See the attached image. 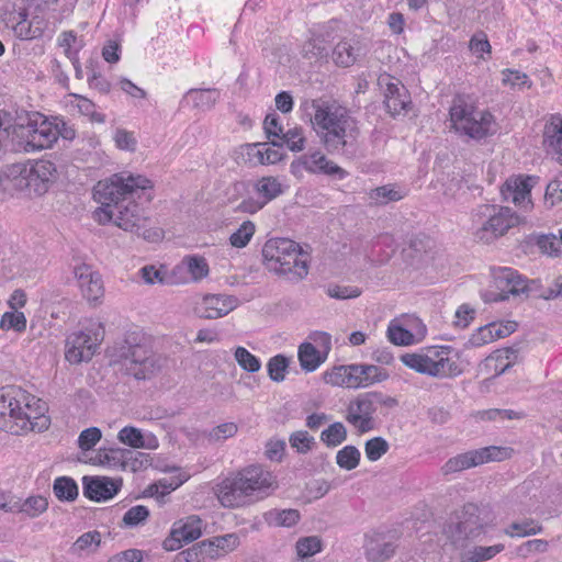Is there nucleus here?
I'll list each match as a JSON object with an SVG mask.
<instances>
[{
	"label": "nucleus",
	"mask_w": 562,
	"mask_h": 562,
	"mask_svg": "<svg viewBox=\"0 0 562 562\" xmlns=\"http://www.w3.org/2000/svg\"><path fill=\"white\" fill-rule=\"evenodd\" d=\"M234 358L238 366L246 372L256 373L261 368L260 359L248 351L245 347H236L234 350Z\"/></svg>",
	"instance_id": "nucleus-48"
},
{
	"label": "nucleus",
	"mask_w": 562,
	"mask_h": 562,
	"mask_svg": "<svg viewBox=\"0 0 562 562\" xmlns=\"http://www.w3.org/2000/svg\"><path fill=\"white\" fill-rule=\"evenodd\" d=\"M302 55L310 60H318L328 55V45L321 37L311 33V37L302 47Z\"/></svg>",
	"instance_id": "nucleus-43"
},
{
	"label": "nucleus",
	"mask_w": 562,
	"mask_h": 562,
	"mask_svg": "<svg viewBox=\"0 0 562 562\" xmlns=\"http://www.w3.org/2000/svg\"><path fill=\"white\" fill-rule=\"evenodd\" d=\"M362 54V47L358 40L345 38L340 41L333 50V60L337 66L350 67Z\"/></svg>",
	"instance_id": "nucleus-29"
},
{
	"label": "nucleus",
	"mask_w": 562,
	"mask_h": 562,
	"mask_svg": "<svg viewBox=\"0 0 562 562\" xmlns=\"http://www.w3.org/2000/svg\"><path fill=\"white\" fill-rule=\"evenodd\" d=\"M296 554L304 560L322 550V540L316 536L300 538L295 544Z\"/></svg>",
	"instance_id": "nucleus-51"
},
{
	"label": "nucleus",
	"mask_w": 562,
	"mask_h": 562,
	"mask_svg": "<svg viewBox=\"0 0 562 562\" xmlns=\"http://www.w3.org/2000/svg\"><path fill=\"white\" fill-rule=\"evenodd\" d=\"M193 106L203 111L212 109L220 99L217 89H190L187 94Z\"/></svg>",
	"instance_id": "nucleus-39"
},
{
	"label": "nucleus",
	"mask_w": 562,
	"mask_h": 562,
	"mask_svg": "<svg viewBox=\"0 0 562 562\" xmlns=\"http://www.w3.org/2000/svg\"><path fill=\"white\" fill-rule=\"evenodd\" d=\"M255 234V224L251 221H245L239 228L234 232L229 241L236 248L245 247Z\"/></svg>",
	"instance_id": "nucleus-55"
},
{
	"label": "nucleus",
	"mask_w": 562,
	"mask_h": 562,
	"mask_svg": "<svg viewBox=\"0 0 562 562\" xmlns=\"http://www.w3.org/2000/svg\"><path fill=\"white\" fill-rule=\"evenodd\" d=\"M117 438L122 443L132 448H143L145 446L142 431L133 426L123 427L119 431Z\"/></svg>",
	"instance_id": "nucleus-60"
},
{
	"label": "nucleus",
	"mask_w": 562,
	"mask_h": 562,
	"mask_svg": "<svg viewBox=\"0 0 562 562\" xmlns=\"http://www.w3.org/2000/svg\"><path fill=\"white\" fill-rule=\"evenodd\" d=\"M508 457V448L487 446L449 458L441 467V473L443 475H449L487 462L503 461Z\"/></svg>",
	"instance_id": "nucleus-11"
},
{
	"label": "nucleus",
	"mask_w": 562,
	"mask_h": 562,
	"mask_svg": "<svg viewBox=\"0 0 562 562\" xmlns=\"http://www.w3.org/2000/svg\"><path fill=\"white\" fill-rule=\"evenodd\" d=\"M366 557L371 562H384L392 558L397 549L394 537L385 533H374L367 539Z\"/></svg>",
	"instance_id": "nucleus-26"
},
{
	"label": "nucleus",
	"mask_w": 562,
	"mask_h": 562,
	"mask_svg": "<svg viewBox=\"0 0 562 562\" xmlns=\"http://www.w3.org/2000/svg\"><path fill=\"white\" fill-rule=\"evenodd\" d=\"M240 304V300L228 294H204L196 297L193 313L199 318L216 319L226 316Z\"/></svg>",
	"instance_id": "nucleus-17"
},
{
	"label": "nucleus",
	"mask_w": 562,
	"mask_h": 562,
	"mask_svg": "<svg viewBox=\"0 0 562 562\" xmlns=\"http://www.w3.org/2000/svg\"><path fill=\"white\" fill-rule=\"evenodd\" d=\"M115 146L121 150L135 151L137 146V139L133 132L125 128H116L113 135Z\"/></svg>",
	"instance_id": "nucleus-62"
},
{
	"label": "nucleus",
	"mask_w": 562,
	"mask_h": 562,
	"mask_svg": "<svg viewBox=\"0 0 562 562\" xmlns=\"http://www.w3.org/2000/svg\"><path fill=\"white\" fill-rule=\"evenodd\" d=\"M347 439V429L340 422H335L324 429L321 434V440L327 447H337Z\"/></svg>",
	"instance_id": "nucleus-49"
},
{
	"label": "nucleus",
	"mask_w": 562,
	"mask_h": 562,
	"mask_svg": "<svg viewBox=\"0 0 562 562\" xmlns=\"http://www.w3.org/2000/svg\"><path fill=\"white\" fill-rule=\"evenodd\" d=\"M26 317L23 312L12 310L2 314L0 319V329L3 331L14 330L23 333L26 329Z\"/></svg>",
	"instance_id": "nucleus-46"
},
{
	"label": "nucleus",
	"mask_w": 562,
	"mask_h": 562,
	"mask_svg": "<svg viewBox=\"0 0 562 562\" xmlns=\"http://www.w3.org/2000/svg\"><path fill=\"white\" fill-rule=\"evenodd\" d=\"M278 488L276 476L260 465H249L214 487L220 504L239 508L265 499Z\"/></svg>",
	"instance_id": "nucleus-3"
},
{
	"label": "nucleus",
	"mask_w": 562,
	"mask_h": 562,
	"mask_svg": "<svg viewBox=\"0 0 562 562\" xmlns=\"http://www.w3.org/2000/svg\"><path fill=\"white\" fill-rule=\"evenodd\" d=\"M312 108L314 110L312 124L321 142L351 117L346 108L335 103L313 101Z\"/></svg>",
	"instance_id": "nucleus-13"
},
{
	"label": "nucleus",
	"mask_w": 562,
	"mask_h": 562,
	"mask_svg": "<svg viewBox=\"0 0 562 562\" xmlns=\"http://www.w3.org/2000/svg\"><path fill=\"white\" fill-rule=\"evenodd\" d=\"M504 544H494L490 547L476 546L468 550L463 555L464 562H483L494 558L504 550Z\"/></svg>",
	"instance_id": "nucleus-45"
},
{
	"label": "nucleus",
	"mask_w": 562,
	"mask_h": 562,
	"mask_svg": "<svg viewBox=\"0 0 562 562\" xmlns=\"http://www.w3.org/2000/svg\"><path fill=\"white\" fill-rule=\"evenodd\" d=\"M541 531L542 526L531 518L514 521L505 529V533L509 537H527L538 535Z\"/></svg>",
	"instance_id": "nucleus-42"
},
{
	"label": "nucleus",
	"mask_w": 562,
	"mask_h": 562,
	"mask_svg": "<svg viewBox=\"0 0 562 562\" xmlns=\"http://www.w3.org/2000/svg\"><path fill=\"white\" fill-rule=\"evenodd\" d=\"M261 146L262 144H245L240 146L237 151L239 155L238 158L250 166L261 165L263 159Z\"/></svg>",
	"instance_id": "nucleus-56"
},
{
	"label": "nucleus",
	"mask_w": 562,
	"mask_h": 562,
	"mask_svg": "<svg viewBox=\"0 0 562 562\" xmlns=\"http://www.w3.org/2000/svg\"><path fill=\"white\" fill-rule=\"evenodd\" d=\"M359 136L360 128L357 121L351 116L348 122H345L339 128L330 133L329 136H325L322 144L329 154L341 155L352 159L358 151Z\"/></svg>",
	"instance_id": "nucleus-14"
},
{
	"label": "nucleus",
	"mask_w": 562,
	"mask_h": 562,
	"mask_svg": "<svg viewBox=\"0 0 562 562\" xmlns=\"http://www.w3.org/2000/svg\"><path fill=\"white\" fill-rule=\"evenodd\" d=\"M316 344L324 348L321 352L312 342L305 341L299 346L297 358L302 370L314 372L327 359L331 348V337L325 331H315L310 336Z\"/></svg>",
	"instance_id": "nucleus-18"
},
{
	"label": "nucleus",
	"mask_w": 562,
	"mask_h": 562,
	"mask_svg": "<svg viewBox=\"0 0 562 562\" xmlns=\"http://www.w3.org/2000/svg\"><path fill=\"white\" fill-rule=\"evenodd\" d=\"M522 223L524 218L505 205L482 203L471 211L472 236L484 245L495 243Z\"/></svg>",
	"instance_id": "nucleus-4"
},
{
	"label": "nucleus",
	"mask_w": 562,
	"mask_h": 562,
	"mask_svg": "<svg viewBox=\"0 0 562 562\" xmlns=\"http://www.w3.org/2000/svg\"><path fill=\"white\" fill-rule=\"evenodd\" d=\"M102 438V431L98 427H89L82 430L78 437V447L82 451L91 450Z\"/></svg>",
	"instance_id": "nucleus-64"
},
{
	"label": "nucleus",
	"mask_w": 562,
	"mask_h": 562,
	"mask_svg": "<svg viewBox=\"0 0 562 562\" xmlns=\"http://www.w3.org/2000/svg\"><path fill=\"white\" fill-rule=\"evenodd\" d=\"M304 168L313 173L337 176L339 179L347 177V171L329 160L322 151L315 150L302 157Z\"/></svg>",
	"instance_id": "nucleus-27"
},
{
	"label": "nucleus",
	"mask_w": 562,
	"mask_h": 562,
	"mask_svg": "<svg viewBox=\"0 0 562 562\" xmlns=\"http://www.w3.org/2000/svg\"><path fill=\"white\" fill-rule=\"evenodd\" d=\"M407 191L396 184H384L371 189L368 193L370 205H386L391 202H397L404 199Z\"/></svg>",
	"instance_id": "nucleus-32"
},
{
	"label": "nucleus",
	"mask_w": 562,
	"mask_h": 562,
	"mask_svg": "<svg viewBox=\"0 0 562 562\" xmlns=\"http://www.w3.org/2000/svg\"><path fill=\"white\" fill-rule=\"evenodd\" d=\"M133 452L116 447H101L94 458V464L109 465L113 468L125 467L126 460L131 459Z\"/></svg>",
	"instance_id": "nucleus-34"
},
{
	"label": "nucleus",
	"mask_w": 562,
	"mask_h": 562,
	"mask_svg": "<svg viewBox=\"0 0 562 562\" xmlns=\"http://www.w3.org/2000/svg\"><path fill=\"white\" fill-rule=\"evenodd\" d=\"M48 502L44 496H30L24 501L16 499L9 509L11 513H23L31 518H35L47 510Z\"/></svg>",
	"instance_id": "nucleus-36"
},
{
	"label": "nucleus",
	"mask_w": 562,
	"mask_h": 562,
	"mask_svg": "<svg viewBox=\"0 0 562 562\" xmlns=\"http://www.w3.org/2000/svg\"><path fill=\"white\" fill-rule=\"evenodd\" d=\"M533 291L530 283H515L514 286L509 289H499L498 286H490L488 289L481 290L480 295L484 303H497L503 302L513 297H519L521 294H525L526 297Z\"/></svg>",
	"instance_id": "nucleus-28"
},
{
	"label": "nucleus",
	"mask_w": 562,
	"mask_h": 562,
	"mask_svg": "<svg viewBox=\"0 0 562 562\" xmlns=\"http://www.w3.org/2000/svg\"><path fill=\"white\" fill-rule=\"evenodd\" d=\"M361 453L352 445L345 446L336 454V463L340 469L351 471L360 463Z\"/></svg>",
	"instance_id": "nucleus-44"
},
{
	"label": "nucleus",
	"mask_w": 562,
	"mask_h": 562,
	"mask_svg": "<svg viewBox=\"0 0 562 562\" xmlns=\"http://www.w3.org/2000/svg\"><path fill=\"white\" fill-rule=\"evenodd\" d=\"M186 562H211L218 557L214 539H207L193 544L181 553Z\"/></svg>",
	"instance_id": "nucleus-33"
},
{
	"label": "nucleus",
	"mask_w": 562,
	"mask_h": 562,
	"mask_svg": "<svg viewBox=\"0 0 562 562\" xmlns=\"http://www.w3.org/2000/svg\"><path fill=\"white\" fill-rule=\"evenodd\" d=\"M376 392L359 394L347 407L346 420L359 432L364 434L374 429L376 412Z\"/></svg>",
	"instance_id": "nucleus-15"
},
{
	"label": "nucleus",
	"mask_w": 562,
	"mask_h": 562,
	"mask_svg": "<svg viewBox=\"0 0 562 562\" xmlns=\"http://www.w3.org/2000/svg\"><path fill=\"white\" fill-rule=\"evenodd\" d=\"M450 347H441L440 349L436 347L430 348V352L435 355V367L437 368V373L435 378H454L463 372V368L459 364L457 359H453L448 356Z\"/></svg>",
	"instance_id": "nucleus-30"
},
{
	"label": "nucleus",
	"mask_w": 562,
	"mask_h": 562,
	"mask_svg": "<svg viewBox=\"0 0 562 562\" xmlns=\"http://www.w3.org/2000/svg\"><path fill=\"white\" fill-rule=\"evenodd\" d=\"M387 338L395 346H408L414 340V335L401 325L390 324L387 327Z\"/></svg>",
	"instance_id": "nucleus-59"
},
{
	"label": "nucleus",
	"mask_w": 562,
	"mask_h": 562,
	"mask_svg": "<svg viewBox=\"0 0 562 562\" xmlns=\"http://www.w3.org/2000/svg\"><path fill=\"white\" fill-rule=\"evenodd\" d=\"M151 187V181L139 175H113L99 181L93 193L94 200L101 204L95 211L98 222H113L126 232H138L146 226L147 217L134 196Z\"/></svg>",
	"instance_id": "nucleus-1"
},
{
	"label": "nucleus",
	"mask_w": 562,
	"mask_h": 562,
	"mask_svg": "<svg viewBox=\"0 0 562 562\" xmlns=\"http://www.w3.org/2000/svg\"><path fill=\"white\" fill-rule=\"evenodd\" d=\"M255 190L266 204L283 193L281 182L274 177H262L255 183Z\"/></svg>",
	"instance_id": "nucleus-40"
},
{
	"label": "nucleus",
	"mask_w": 562,
	"mask_h": 562,
	"mask_svg": "<svg viewBox=\"0 0 562 562\" xmlns=\"http://www.w3.org/2000/svg\"><path fill=\"white\" fill-rule=\"evenodd\" d=\"M266 268L278 274L292 273L304 279L308 273V254L289 238H271L262 247Z\"/></svg>",
	"instance_id": "nucleus-6"
},
{
	"label": "nucleus",
	"mask_w": 562,
	"mask_h": 562,
	"mask_svg": "<svg viewBox=\"0 0 562 562\" xmlns=\"http://www.w3.org/2000/svg\"><path fill=\"white\" fill-rule=\"evenodd\" d=\"M536 183V178L531 176L509 177L501 187L503 201L512 202L521 210L528 211L533 206L531 200V189Z\"/></svg>",
	"instance_id": "nucleus-19"
},
{
	"label": "nucleus",
	"mask_w": 562,
	"mask_h": 562,
	"mask_svg": "<svg viewBox=\"0 0 562 562\" xmlns=\"http://www.w3.org/2000/svg\"><path fill=\"white\" fill-rule=\"evenodd\" d=\"M360 373L363 376L364 387L389 379L387 371L374 364L360 363Z\"/></svg>",
	"instance_id": "nucleus-58"
},
{
	"label": "nucleus",
	"mask_w": 562,
	"mask_h": 562,
	"mask_svg": "<svg viewBox=\"0 0 562 562\" xmlns=\"http://www.w3.org/2000/svg\"><path fill=\"white\" fill-rule=\"evenodd\" d=\"M488 524V510L474 503H467L445 527V532L452 542L480 536Z\"/></svg>",
	"instance_id": "nucleus-8"
},
{
	"label": "nucleus",
	"mask_w": 562,
	"mask_h": 562,
	"mask_svg": "<svg viewBox=\"0 0 562 562\" xmlns=\"http://www.w3.org/2000/svg\"><path fill=\"white\" fill-rule=\"evenodd\" d=\"M183 271H188L191 278L198 281L209 276V265L206 259L201 256H186L170 274L164 265L159 268L154 265L144 266L139 269V274L143 281H164L166 278H177Z\"/></svg>",
	"instance_id": "nucleus-12"
},
{
	"label": "nucleus",
	"mask_w": 562,
	"mask_h": 562,
	"mask_svg": "<svg viewBox=\"0 0 562 562\" xmlns=\"http://www.w3.org/2000/svg\"><path fill=\"white\" fill-rule=\"evenodd\" d=\"M149 517V509L144 505H136L131 507L123 516L122 525L124 527L133 528L144 524Z\"/></svg>",
	"instance_id": "nucleus-53"
},
{
	"label": "nucleus",
	"mask_w": 562,
	"mask_h": 562,
	"mask_svg": "<svg viewBox=\"0 0 562 562\" xmlns=\"http://www.w3.org/2000/svg\"><path fill=\"white\" fill-rule=\"evenodd\" d=\"M47 25L48 22L42 13H34L29 18L26 13L20 12L12 30L19 40L31 41L41 37Z\"/></svg>",
	"instance_id": "nucleus-25"
},
{
	"label": "nucleus",
	"mask_w": 562,
	"mask_h": 562,
	"mask_svg": "<svg viewBox=\"0 0 562 562\" xmlns=\"http://www.w3.org/2000/svg\"><path fill=\"white\" fill-rule=\"evenodd\" d=\"M290 360L284 355H277L269 359L267 371L269 378L273 382H282L285 379V372L289 368Z\"/></svg>",
	"instance_id": "nucleus-50"
},
{
	"label": "nucleus",
	"mask_w": 562,
	"mask_h": 562,
	"mask_svg": "<svg viewBox=\"0 0 562 562\" xmlns=\"http://www.w3.org/2000/svg\"><path fill=\"white\" fill-rule=\"evenodd\" d=\"M120 357L128 375L148 380L160 372L164 359L155 353L140 330L127 331L120 348Z\"/></svg>",
	"instance_id": "nucleus-5"
},
{
	"label": "nucleus",
	"mask_w": 562,
	"mask_h": 562,
	"mask_svg": "<svg viewBox=\"0 0 562 562\" xmlns=\"http://www.w3.org/2000/svg\"><path fill=\"white\" fill-rule=\"evenodd\" d=\"M202 535V520L198 516H189L184 521L176 522L171 529L170 537L164 541V548L168 551H176L183 543H190Z\"/></svg>",
	"instance_id": "nucleus-21"
},
{
	"label": "nucleus",
	"mask_w": 562,
	"mask_h": 562,
	"mask_svg": "<svg viewBox=\"0 0 562 562\" xmlns=\"http://www.w3.org/2000/svg\"><path fill=\"white\" fill-rule=\"evenodd\" d=\"M401 361L409 369L425 375L435 378L437 368L435 367V355L430 352V348L427 353H404L401 356Z\"/></svg>",
	"instance_id": "nucleus-31"
},
{
	"label": "nucleus",
	"mask_w": 562,
	"mask_h": 562,
	"mask_svg": "<svg viewBox=\"0 0 562 562\" xmlns=\"http://www.w3.org/2000/svg\"><path fill=\"white\" fill-rule=\"evenodd\" d=\"M60 128L46 119L27 126V146L32 149L49 148L58 139Z\"/></svg>",
	"instance_id": "nucleus-24"
},
{
	"label": "nucleus",
	"mask_w": 562,
	"mask_h": 562,
	"mask_svg": "<svg viewBox=\"0 0 562 562\" xmlns=\"http://www.w3.org/2000/svg\"><path fill=\"white\" fill-rule=\"evenodd\" d=\"M104 335L103 324L94 321H91L83 329L71 333L66 338V360L75 364L91 360L103 341Z\"/></svg>",
	"instance_id": "nucleus-9"
},
{
	"label": "nucleus",
	"mask_w": 562,
	"mask_h": 562,
	"mask_svg": "<svg viewBox=\"0 0 562 562\" xmlns=\"http://www.w3.org/2000/svg\"><path fill=\"white\" fill-rule=\"evenodd\" d=\"M47 404L19 386L0 389V430L12 435L48 428Z\"/></svg>",
	"instance_id": "nucleus-2"
},
{
	"label": "nucleus",
	"mask_w": 562,
	"mask_h": 562,
	"mask_svg": "<svg viewBox=\"0 0 562 562\" xmlns=\"http://www.w3.org/2000/svg\"><path fill=\"white\" fill-rule=\"evenodd\" d=\"M268 519L276 526L292 527L300 520V513L296 509L270 512Z\"/></svg>",
	"instance_id": "nucleus-57"
},
{
	"label": "nucleus",
	"mask_w": 562,
	"mask_h": 562,
	"mask_svg": "<svg viewBox=\"0 0 562 562\" xmlns=\"http://www.w3.org/2000/svg\"><path fill=\"white\" fill-rule=\"evenodd\" d=\"M319 288L329 297L336 300L355 299L361 294V290L357 286H345L340 283H322Z\"/></svg>",
	"instance_id": "nucleus-47"
},
{
	"label": "nucleus",
	"mask_w": 562,
	"mask_h": 562,
	"mask_svg": "<svg viewBox=\"0 0 562 562\" xmlns=\"http://www.w3.org/2000/svg\"><path fill=\"white\" fill-rule=\"evenodd\" d=\"M402 258L406 269H428L435 260L434 241L428 237H415L403 249Z\"/></svg>",
	"instance_id": "nucleus-20"
},
{
	"label": "nucleus",
	"mask_w": 562,
	"mask_h": 562,
	"mask_svg": "<svg viewBox=\"0 0 562 562\" xmlns=\"http://www.w3.org/2000/svg\"><path fill=\"white\" fill-rule=\"evenodd\" d=\"M390 449L389 442L383 437H374L366 441L364 452L369 461L380 460Z\"/></svg>",
	"instance_id": "nucleus-52"
},
{
	"label": "nucleus",
	"mask_w": 562,
	"mask_h": 562,
	"mask_svg": "<svg viewBox=\"0 0 562 562\" xmlns=\"http://www.w3.org/2000/svg\"><path fill=\"white\" fill-rule=\"evenodd\" d=\"M101 544V533L98 530H91L82 533L69 548L71 555L83 558L94 553Z\"/></svg>",
	"instance_id": "nucleus-35"
},
{
	"label": "nucleus",
	"mask_w": 562,
	"mask_h": 562,
	"mask_svg": "<svg viewBox=\"0 0 562 562\" xmlns=\"http://www.w3.org/2000/svg\"><path fill=\"white\" fill-rule=\"evenodd\" d=\"M378 85L383 91L384 105L391 116L406 114L412 105L408 90L397 78L382 74L378 78Z\"/></svg>",
	"instance_id": "nucleus-16"
},
{
	"label": "nucleus",
	"mask_w": 562,
	"mask_h": 562,
	"mask_svg": "<svg viewBox=\"0 0 562 562\" xmlns=\"http://www.w3.org/2000/svg\"><path fill=\"white\" fill-rule=\"evenodd\" d=\"M497 326L496 322L488 323L476 329L468 340L471 347H481L494 341L493 329Z\"/></svg>",
	"instance_id": "nucleus-61"
},
{
	"label": "nucleus",
	"mask_w": 562,
	"mask_h": 562,
	"mask_svg": "<svg viewBox=\"0 0 562 562\" xmlns=\"http://www.w3.org/2000/svg\"><path fill=\"white\" fill-rule=\"evenodd\" d=\"M305 136L301 127H293L284 132L279 140H272L273 146L286 147L291 151H302L305 147Z\"/></svg>",
	"instance_id": "nucleus-41"
},
{
	"label": "nucleus",
	"mask_w": 562,
	"mask_h": 562,
	"mask_svg": "<svg viewBox=\"0 0 562 562\" xmlns=\"http://www.w3.org/2000/svg\"><path fill=\"white\" fill-rule=\"evenodd\" d=\"M55 173V165L49 160L41 159L20 170L15 178V187L30 195H43L48 191Z\"/></svg>",
	"instance_id": "nucleus-10"
},
{
	"label": "nucleus",
	"mask_w": 562,
	"mask_h": 562,
	"mask_svg": "<svg viewBox=\"0 0 562 562\" xmlns=\"http://www.w3.org/2000/svg\"><path fill=\"white\" fill-rule=\"evenodd\" d=\"M292 448H295L300 453H307L312 450L315 443L314 437L310 436L306 430H299L293 432L289 438Z\"/></svg>",
	"instance_id": "nucleus-63"
},
{
	"label": "nucleus",
	"mask_w": 562,
	"mask_h": 562,
	"mask_svg": "<svg viewBox=\"0 0 562 562\" xmlns=\"http://www.w3.org/2000/svg\"><path fill=\"white\" fill-rule=\"evenodd\" d=\"M522 350V342H515L509 347L497 349L490 357L491 359H495L497 362H503L506 360L507 362L502 366H496L497 375L505 373L514 363L518 362L519 353Z\"/></svg>",
	"instance_id": "nucleus-38"
},
{
	"label": "nucleus",
	"mask_w": 562,
	"mask_h": 562,
	"mask_svg": "<svg viewBox=\"0 0 562 562\" xmlns=\"http://www.w3.org/2000/svg\"><path fill=\"white\" fill-rule=\"evenodd\" d=\"M237 431V425L233 422H227L213 427L210 431L205 432V437L210 442L215 443L234 437Z\"/></svg>",
	"instance_id": "nucleus-54"
},
{
	"label": "nucleus",
	"mask_w": 562,
	"mask_h": 562,
	"mask_svg": "<svg viewBox=\"0 0 562 562\" xmlns=\"http://www.w3.org/2000/svg\"><path fill=\"white\" fill-rule=\"evenodd\" d=\"M83 495L90 501L101 503L113 498L122 487V479L108 476H83Z\"/></svg>",
	"instance_id": "nucleus-22"
},
{
	"label": "nucleus",
	"mask_w": 562,
	"mask_h": 562,
	"mask_svg": "<svg viewBox=\"0 0 562 562\" xmlns=\"http://www.w3.org/2000/svg\"><path fill=\"white\" fill-rule=\"evenodd\" d=\"M452 128L472 139H483L496 133V122L491 112L479 109L469 98L457 95L449 111Z\"/></svg>",
	"instance_id": "nucleus-7"
},
{
	"label": "nucleus",
	"mask_w": 562,
	"mask_h": 562,
	"mask_svg": "<svg viewBox=\"0 0 562 562\" xmlns=\"http://www.w3.org/2000/svg\"><path fill=\"white\" fill-rule=\"evenodd\" d=\"M53 492L60 502H74L79 495L77 482L70 476H58L53 483Z\"/></svg>",
	"instance_id": "nucleus-37"
},
{
	"label": "nucleus",
	"mask_w": 562,
	"mask_h": 562,
	"mask_svg": "<svg viewBox=\"0 0 562 562\" xmlns=\"http://www.w3.org/2000/svg\"><path fill=\"white\" fill-rule=\"evenodd\" d=\"M542 147L547 156L562 165V115L550 114L542 130Z\"/></svg>",
	"instance_id": "nucleus-23"
}]
</instances>
